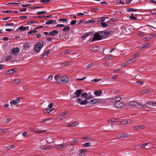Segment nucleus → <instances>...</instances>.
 Here are the masks:
<instances>
[{
  "label": "nucleus",
  "instance_id": "f257e3e1",
  "mask_svg": "<svg viewBox=\"0 0 156 156\" xmlns=\"http://www.w3.org/2000/svg\"><path fill=\"white\" fill-rule=\"evenodd\" d=\"M44 44V42L42 41L36 43L34 48V51L37 52L39 51L43 46Z\"/></svg>",
  "mask_w": 156,
  "mask_h": 156
},
{
  "label": "nucleus",
  "instance_id": "f03ea898",
  "mask_svg": "<svg viewBox=\"0 0 156 156\" xmlns=\"http://www.w3.org/2000/svg\"><path fill=\"white\" fill-rule=\"evenodd\" d=\"M102 36V35H101L99 32H96L95 33L94 37L92 39V41L94 42L100 40L101 39Z\"/></svg>",
  "mask_w": 156,
  "mask_h": 156
},
{
  "label": "nucleus",
  "instance_id": "7ed1b4c3",
  "mask_svg": "<svg viewBox=\"0 0 156 156\" xmlns=\"http://www.w3.org/2000/svg\"><path fill=\"white\" fill-rule=\"evenodd\" d=\"M69 80L68 78L66 76H61L59 78V83H67Z\"/></svg>",
  "mask_w": 156,
  "mask_h": 156
},
{
  "label": "nucleus",
  "instance_id": "20e7f679",
  "mask_svg": "<svg viewBox=\"0 0 156 156\" xmlns=\"http://www.w3.org/2000/svg\"><path fill=\"white\" fill-rule=\"evenodd\" d=\"M20 51L19 49L18 48H13L10 51V53L11 54L13 55H15L17 54Z\"/></svg>",
  "mask_w": 156,
  "mask_h": 156
},
{
  "label": "nucleus",
  "instance_id": "39448f33",
  "mask_svg": "<svg viewBox=\"0 0 156 156\" xmlns=\"http://www.w3.org/2000/svg\"><path fill=\"white\" fill-rule=\"evenodd\" d=\"M76 102L78 103H79L81 105H86L88 103V101L87 100H84L81 101L80 99L78 98L76 99Z\"/></svg>",
  "mask_w": 156,
  "mask_h": 156
},
{
  "label": "nucleus",
  "instance_id": "423d86ee",
  "mask_svg": "<svg viewBox=\"0 0 156 156\" xmlns=\"http://www.w3.org/2000/svg\"><path fill=\"white\" fill-rule=\"evenodd\" d=\"M21 98H18L17 99L11 101H10V103L11 104H12L13 105H16L17 104L19 103L20 102V99Z\"/></svg>",
  "mask_w": 156,
  "mask_h": 156
},
{
  "label": "nucleus",
  "instance_id": "0eeeda50",
  "mask_svg": "<svg viewBox=\"0 0 156 156\" xmlns=\"http://www.w3.org/2000/svg\"><path fill=\"white\" fill-rule=\"evenodd\" d=\"M114 105L116 108H120L124 105V104L121 101L115 102Z\"/></svg>",
  "mask_w": 156,
  "mask_h": 156
},
{
  "label": "nucleus",
  "instance_id": "6e6552de",
  "mask_svg": "<svg viewBox=\"0 0 156 156\" xmlns=\"http://www.w3.org/2000/svg\"><path fill=\"white\" fill-rule=\"evenodd\" d=\"M82 96L87 99H89L92 98L90 94H88L87 93L84 92L82 94Z\"/></svg>",
  "mask_w": 156,
  "mask_h": 156
},
{
  "label": "nucleus",
  "instance_id": "1a4fd4ad",
  "mask_svg": "<svg viewBox=\"0 0 156 156\" xmlns=\"http://www.w3.org/2000/svg\"><path fill=\"white\" fill-rule=\"evenodd\" d=\"M56 21L55 20H51L45 22V24L46 25H49L50 24H56Z\"/></svg>",
  "mask_w": 156,
  "mask_h": 156
},
{
  "label": "nucleus",
  "instance_id": "9d476101",
  "mask_svg": "<svg viewBox=\"0 0 156 156\" xmlns=\"http://www.w3.org/2000/svg\"><path fill=\"white\" fill-rule=\"evenodd\" d=\"M82 92L81 89H79L76 90L74 93V94L76 96V97H79Z\"/></svg>",
  "mask_w": 156,
  "mask_h": 156
},
{
  "label": "nucleus",
  "instance_id": "9b49d317",
  "mask_svg": "<svg viewBox=\"0 0 156 156\" xmlns=\"http://www.w3.org/2000/svg\"><path fill=\"white\" fill-rule=\"evenodd\" d=\"M78 122H74L72 123L68 124L66 126V127H70L71 126H74L78 125Z\"/></svg>",
  "mask_w": 156,
  "mask_h": 156
},
{
  "label": "nucleus",
  "instance_id": "f8f14e48",
  "mask_svg": "<svg viewBox=\"0 0 156 156\" xmlns=\"http://www.w3.org/2000/svg\"><path fill=\"white\" fill-rule=\"evenodd\" d=\"M58 33V31L56 30H53L51 32H50L48 34L49 35L55 36Z\"/></svg>",
  "mask_w": 156,
  "mask_h": 156
},
{
  "label": "nucleus",
  "instance_id": "ddd939ff",
  "mask_svg": "<svg viewBox=\"0 0 156 156\" xmlns=\"http://www.w3.org/2000/svg\"><path fill=\"white\" fill-rule=\"evenodd\" d=\"M129 104L131 106L140 105L135 101H131L130 102Z\"/></svg>",
  "mask_w": 156,
  "mask_h": 156
},
{
  "label": "nucleus",
  "instance_id": "4468645a",
  "mask_svg": "<svg viewBox=\"0 0 156 156\" xmlns=\"http://www.w3.org/2000/svg\"><path fill=\"white\" fill-rule=\"evenodd\" d=\"M102 93L101 90H98L94 91V94L96 96H99Z\"/></svg>",
  "mask_w": 156,
  "mask_h": 156
},
{
  "label": "nucleus",
  "instance_id": "2eb2a0df",
  "mask_svg": "<svg viewBox=\"0 0 156 156\" xmlns=\"http://www.w3.org/2000/svg\"><path fill=\"white\" fill-rule=\"evenodd\" d=\"M21 81V80L20 79H17L15 80H13L12 82V84H17L20 82Z\"/></svg>",
  "mask_w": 156,
  "mask_h": 156
},
{
  "label": "nucleus",
  "instance_id": "dca6fc26",
  "mask_svg": "<svg viewBox=\"0 0 156 156\" xmlns=\"http://www.w3.org/2000/svg\"><path fill=\"white\" fill-rule=\"evenodd\" d=\"M150 45V44L149 43H147L143 44L142 46L141 47V48H140V49L143 50L144 48H146L149 47Z\"/></svg>",
  "mask_w": 156,
  "mask_h": 156
},
{
  "label": "nucleus",
  "instance_id": "f3484780",
  "mask_svg": "<svg viewBox=\"0 0 156 156\" xmlns=\"http://www.w3.org/2000/svg\"><path fill=\"white\" fill-rule=\"evenodd\" d=\"M65 146L63 144H58L55 147V148L57 149H60L63 148Z\"/></svg>",
  "mask_w": 156,
  "mask_h": 156
},
{
  "label": "nucleus",
  "instance_id": "a211bd4d",
  "mask_svg": "<svg viewBox=\"0 0 156 156\" xmlns=\"http://www.w3.org/2000/svg\"><path fill=\"white\" fill-rule=\"evenodd\" d=\"M70 30V27L69 26H67L64 27L62 29V30L65 32H67Z\"/></svg>",
  "mask_w": 156,
  "mask_h": 156
},
{
  "label": "nucleus",
  "instance_id": "6ab92c4d",
  "mask_svg": "<svg viewBox=\"0 0 156 156\" xmlns=\"http://www.w3.org/2000/svg\"><path fill=\"white\" fill-rule=\"evenodd\" d=\"M90 34H91L90 33H88L87 34H84L81 36V38H82L83 39H84L86 37H87L88 36H90Z\"/></svg>",
  "mask_w": 156,
  "mask_h": 156
},
{
  "label": "nucleus",
  "instance_id": "aec40b11",
  "mask_svg": "<svg viewBox=\"0 0 156 156\" xmlns=\"http://www.w3.org/2000/svg\"><path fill=\"white\" fill-rule=\"evenodd\" d=\"M9 129H0V133H6L9 132Z\"/></svg>",
  "mask_w": 156,
  "mask_h": 156
},
{
  "label": "nucleus",
  "instance_id": "412c9836",
  "mask_svg": "<svg viewBox=\"0 0 156 156\" xmlns=\"http://www.w3.org/2000/svg\"><path fill=\"white\" fill-rule=\"evenodd\" d=\"M46 131L45 130H39L37 129L36 133L38 134H40L45 133Z\"/></svg>",
  "mask_w": 156,
  "mask_h": 156
},
{
  "label": "nucleus",
  "instance_id": "4be33fe9",
  "mask_svg": "<svg viewBox=\"0 0 156 156\" xmlns=\"http://www.w3.org/2000/svg\"><path fill=\"white\" fill-rule=\"evenodd\" d=\"M60 76L59 75H56L54 76V79L58 83H59V79H58Z\"/></svg>",
  "mask_w": 156,
  "mask_h": 156
},
{
  "label": "nucleus",
  "instance_id": "5701e85b",
  "mask_svg": "<svg viewBox=\"0 0 156 156\" xmlns=\"http://www.w3.org/2000/svg\"><path fill=\"white\" fill-rule=\"evenodd\" d=\"M136 61V59L135 58H134L128 60L127 61V63H128L129 64L130 63H132V62H135Z\"/></svg>",
  "mask_w": 156,
  "mask_h": 156
},
{
  "label": "nucleus",
  "instance_id": "b1692460",
  "mask_svg": "<svg viewBox=\"0 0 156 156\" xmlns=\"http://www.w3.org/2000/svg\"><path fill=\"white\" fill-rule=\"evenodd\" d=\"M121 99V98L120 97H115L113 98V100H115V102L120 101Z\"/></svg>",
  "mask_w": 156,
  "mask_h": 156
},
{
  "label": "nucleus",
  "instance_id": "393cba45",
  "mask_svg": "<svg viewBox=\"0 0 156 156\" xmlns=\"http://www.w3.org/2000/svg\"><path fill=\"white\" fill-rule=\"evenodd\" d=\"M85 151L84 150H81V152L79 154L78 156H84L85 154Z\"/></svg>",
  "mask_w": 156,
  "mask_h": 156
},
{
  "label": "nucleus",
  "instance_id": "a878e982",
  "mask_svg": "<svg viewBox=\"0 0 156 156\" xmlns=\"http://www.w3.org/2000/svg\"><path fill=\"white\" fill-rule=\"evenodd\" d=\"M15 72V71L13 69H11L7 71V74H11Z\"/></svg>",
  "mask_w": 156,
  "mask_h": 156
},
{
  "label": "nucleus",
  "instance_id": "bb28decb",
  "mask_svg": "<svg viewBox=\"0 0 156 156\" xmlns=\"http://www.w3.org/2000/svg\"><path fill=\"white\" fill-rule=\"evenodd\" d=\"M99 100V99H96L91 100L90 101L91 103L95 104L96 102H98Z\"/></svg>",
  "mask_w": 156,
  "mask_h": 156
},
{
  "label": "nucleus",
  "instance_id": "cd10ccee",
  "mask_svg": "<svg viewBox=\"0 0 156 156\" xmlns=\"http://www.w3.org/2000/svg\"><path fill=\"white\" fill-rule=\"evenodd\" d=\"M19 29L21 31H24L26 30V28L25 27L21 26L19 28Z\"/></svg>",
  "mask_w": 156,
  "mask_h": 156
},
{
  "label": "nucleus",
  "instance_id": "c85d7f7f",
  "mask_svg": "<svg viewBox=\"0 0 156 156\" xmlns=\"http://www.w3.org/2000/svg\"><path fill=\"white\" fill-rule=\"evenodd\" d=\"M133 15V14L132 13L131 14V15L129 16V18L131 19H133L134 20H136L137 19V18L136 17L134 16Z\"/></svg>",
  "mask_w": 156,
  "mask_h": 156
},
{
  "label": "nucleus",
  "instance_id": "c756f323",
  "mask_svg": "<svg viewBox=\"0 0 156 156\" xmlns=\"http://www.w3.org/2000/svg\"><path fill=\"white\" fill-rule=\"evenodd\" d=\"M128 136V135L126 134L123 133L120 136V137L121 138H126Z\"/></svg>",
  "mask_w": 156,
  "mask_h": 156
},
{
  "label": "nucleus",
  "instance_id": "7c9ffc66",
  "mask_svg": "<svg viewBox=\"0 0 156 156\" xmlns=\"http://www.w3.org/2000/svg\"><path fill=\"white\" fill-rule=\"evenodd\" d=\"M94 21L93 20H90L86 22V24H89L90 23H94Z\"/></svg>",
  "mask_w": 156,
  "mask_h": 156
},
{
  "label": "nucleus",
  "instance_id": "2f4dec72",
  "mask_svg": "<svg viewBox=\"0 0 156 156\" xmlns=\"http://www.w3.org/2000/svg\"><path fill=\"white\" fill-rule=\"evenodd\" d=\"M50 1L51 0H41L40 2L43 3H46Z\"/></svg>",
  "mask_w": 156,
  "mask_h": 156
},
{
  "label": "nucleus",
  "instance_id": "473e14b6",
  "mask_svg": "<svg viewBox=\"0 0 156 156\" xmlns=\"http://www.w3.org/2000/svg\"><path fill=\"white\" fill-rule=\"evenodd\" d=\"M46 13V11H42L41 12H37V14L38 15L43 14Z\"/></svg>",
  "mask_w": 156,
  "mask_h": 156
},
{
  "label": "nucleus",
  "instance_id": "72a5a7b5",
  "mask_svg": "<svg viewBox=\"0 0 156 156\" xmlns=\"http://www.w3.org/2000/svg\"><path fill=\"white\" fill-rule=\"evenodd\" d=\"M95 65L93 63H91L88 65L87 66V68H89L92 67H93Z\"/></svg>",
  "mask_w": 156,
  "mask_h": 156
},
{
  "label": "nucleus",
  "instance_id": "f704fd0d",
  "mask_svg": "<svg viewBox=\"0 0 156 156\" xmlns=\"http://www.w3.org/2000/svg\"><path fill=\"white\" fill-rule=\"evenodd\" d=\"M12 58V56L9 55L7 56L5 58V60L7 61H9Z\"/></svg>",
  "mask_w": 156,
  "mask_h": 156
},
{
  "label": "nucleus",
  "instance_id": "c9c22d12",
  "mask_svg": "<svg viewBox=\"0 0 156 156\" xmlns=\"http://www.w3.org/2000/svg\"><path fill=\"white\" fill-rule=\"evenodd\" d=\"M101 24L103 27H106L107 26V24L105 22H102Z\"/></svg>",
  "mask_w": 156,
  "mask_h": 156
},
{
  "label": "nucleus",
  "instance_id": "e433bc0d",
  "mask_svg": "<svg viewBox=\"0 0 156 156\" xmlns=\"http://www.w3.org/2000/svg\"><path fill=\"white\" fill-rule=\"evenodd\" d=\"M53 79V76L52 75H50L47 79V81H50Z\"/></svg>",
  "mask_w": 156,
  "mask_h": 156
},
{
  "label": "nucleus",
  "instance_id": "4c0bfd02",
  "mask_svg": "<svg viewBox=\"0 0 156 156\" xmlns=\"http://www.w3.org/2000/svg\"><path fill=\"white\" fill-rule=\"evenodd\" d=\"M6 148L8 150H10L11 149L14 148V146L13 145H12L7 147Z\"/></svg>",
  "mask_w": 156,
  "mask_h": 156
},
{
  "label": "nucleus",
  "instance_id": "58836bf2",
  "mask_svg": "<svg viewBox=\"0 0 156 156\" xmlns=\"http://www.w3.org/2000/svg\"><path fill=\"white\" fill-rule=\"evenodd\" d=\"M37 32V30H34L32 31H28L27 32V33L28 34H31L32 33H35Z\"/></svg>",
  "mask_w": 156,
  "mask_h": 156
},
{
  "label": "nucleus",
  "instance_id": "ea45409f",
  "mask_svg": "<svg viewBox=\"0 0 156 156\" xmlns=\"http://www.w3.org/2000/svg\"><path fill=\"white\" fill-rule=\"evenodd\" d=\"M65 118V116L64 115H62L60 117L58 118H57V119L58 120H62L64 118Z\"/></svg>",
  "mask_w": 156,
  "mask_h": 156
},
{
  "label": "nucleus",
  "instance_id": "a19ab883",
  "mask_svg": "<svg viewBox=\"0 0 156 156\" xmlns=\"http://www.w3.org/2000/svg\"><path fill=\"white\" fill-rule=\"evenodd\" d=\"M128 121L127 120H125L122 121L121 122V124L125 125L128 123Z\"/></svg>",
  "mask_w": 156,
  "mask_h": 156
},
{
  "label": "nucleus",
  "instance_id": "79ce46f5",
  "mask_svg": "<svg viewBox=\"0 0 156 156\" xmlns=\"http://www.w3.org/2000/svg\"><path fill=\"white\" fill-rule=\"evenodd\" d=\"M149 92V90H142L141 91V93L143 94H144L146 93H148Z\"/></svg>",
  "mask_w": 156,
  "mask_h": 156
},
{
  "label": "nucleus",
  "instance_id": "37998d69",
  "mask_svg": "<svg viewBox=\"0 0 156 156\" xmlns=\"http://www.w3.org/2000/svg\"><path fill=\"white\" fill-rule=\"evenodd\" d=\"M12 12V11L10 10H4L2 12L5 13H9Z\"/></svg>",
  "mask_w": 156,
  "mask_h": 156
},
{
  "label": "nucleus",
  "instance_id": "c03bdc74",
  "mask_svg": "<svg viewBox=\"0 0 156 156\" xmlns=\"http://www.w3.org/2000/svg\"><path fill=\"white\" fill-rule=\"evenodd\" d=\"M37 129L36 128H30V130L31 131H32V132H34L35 133H36V130H37Z\"/></svg>",
  "mask_w": 156,
  "mask_h": 156
},
{
  "label": "nucleus",
  "instance_id": "a18cd8bd",
  "mask_svg": "<svg viewBox=\"0 0 156 156\" xmlns=\"http://www.w3.org/2000/svg\"><path fill=\"white\" fill-rule=\"evenodd\" d=\"M129 64L128 63H127V61L125 63L122 64L121 65V67L122 68L124 67L126 65H128Z\"/></svg>",
  "mask_w": 156,
  "mask_h": 156
},
{
  "label": "nucleus",
  "instance_id": "49530a36",
  "mask_svg": "<svg viewBox=\"0 0 156 156\" xmlns=\"http://www.w3.org/2000/svg\"><path fill=\"white\" fill-rule=\"evenodd\" d=\"M155 101L147 102V104L150 105L154 106Z\"/></svg>",
  "mask_w": 156,
  "mask_h": 156
},
{
  "label": "nucleus",
  "instance_id": "de8ad7c7",
  "mask_svg": "<svg viewBox=\"0 0 156 156\" xmlns=\"http://www.w3.org/2000/svg\"><path fill=\"white\" fill-rule=\"evenodd\" d=\"M14 25V23H6L5 24V26H13Z\"/></svg>",
  "mask_w": 156,
  "mask_h": 156
},
{
  "label": "nucleus",
  "instance_id": "09e8293b",
  "mask_svg": "<svg viewBox=\"0 0 156 156\" xmlns=\"http://www.w3.org/2000/svg\"><path fill=\"white\" fill-rule=\"evenodd\" d=\"M129 11L130 12H133L137 11V9H133L132 8H130L129 9Z\"/></svg>",
  "mask_w": 156,
  "mask_h": 156
},
{
  "label": "nucleus",
  "instance_id": "8fccbe9b",
  "mask_svg": "<svg viewBox=\"0 0 156 156\" xmlns=\"http://www.w3.org/2000/svg\"><path fill=\"white\" fill-rule=\"evenodd\" d=\"M51 119L50 118H48V119H44V120H43L42 121H41V122H40V123H44V122H45L46 121H47V120H48L50 119Z\"/></svg>",
  "mask_w": 156,
  "mask_h": 156
},
{
  "label": "nucleus",
  "instance_id": "3c124183",
  "mask_svg": "<svg viewBox=\"0 0 156 156\" xmlns=\"http://www.w3.org/2000/svg\"><path fill=\"white\" fill-rule=\"evenodd\" d=\"M90 143L89 142H88V143H85L84 144V146L85 147H87L90 146Z\"/></svg>",
  "mask_w": 156,
  "mask_h": 156
},
{
  "label": "nucleus",
  "instance_id": "603ef678",
  "mask_svg": "<svg viewBox=\"0 0 156 156\" xmlns=\"http://www.w3.org/2000/svg\"><path fill=\"white\" fill-rule=\"evenodd\" d=\"M53 111V109H51L50 108H49L48 109H47L46 110V111L47 112H48V113H49L50 112H51L52 111Z\"/></svg>",
  "mask_w": 156,
  "mask_h": 156
},
{
  "label": "nucleus",
  "instance_id": "864d4df0",
  "mask_svg": "<svg viewBox=\"0 0 156 156\" xmlns=\"http://www.w3.org/2000/svg\"><path fill=\"white\" fill-rule=\"evenodd\" d=\"M50 52V50H48L47 51H46L44 54L45 56L48 55Z\"/></svg>",
  "mask_w": 156,
  "mask_h": 156
},
{
  "label": "nucleus",
  "instance_id": "5fc2aeb1",
  "mask_svg": "<svg viewBox=\"0 0 156 156\" xmlns=\"http://www.w3.org/2000/svg\"><path fill=\"white\" fill-rule=\"evenodd\" d=\"M118 76L116 75H114L112 77V79L113 80H116L118 78Z\"/></svg>",
  "mask_w": 156,
  "mask_h": 156
},
{
  "label": "nucleus",
  "instance_id": "6e6d98bb",
  "mask_svg": "<svg viewBox=\"0 0 156 156\" xmlns=\"http://www.w3.org/2000/svg\"><path fill=\"white\" fill-rule=\"evenodd\" d=\"M30 5V4H27L26 5H21V6L23 7H27Z\"/></svg>",
  "mask_w": 156,
  "mask_h": 156
},
{
  "label": "nucleus",
  "instance_id": "4d7b16f0",
  "mask_svg": "<svg viewBox=\"0 0 156 156\" xmlns=\"http://www.w3.org/2000/svg\"><path fill=\"white\" fill-rule=\"evenodd\" d=\"M58 20L62 22H65L66 21V18H62L59 19Z\"/></svg>",
  "mask_w": 156,
  "mask_h": 156
},
{
  "label": "nucleus",
  "instance_id": "13d9d810",
  "mask_svg": "<svg viewBox=\"0 0 156 156\" xmlns=\"http://www.w3.org/2000/svg\"><path fill=\"white\" fill-rule=\"evenodd\" d=\"M76 22V20H74L73 21H71L70 22V23L71 25H75Z\"/></svg>",
  "mask_w": 156,
  "mask_h": 156
},
{
  "label": "nucleus",
  "instance_id": "bf43d9fd",
  "mask_svg": "<svg viewBox=\"0 0 156 156\" xmlns=\"http://www.w3.org/2000/svg\"><path fill=\"white\" fill-rule=\"evenodd\" d=\"M64 26H65V25H64L62 24H58L56 26L57 27H63Z\"/></svg>",
  "mask_w": 156,
  "mask_h": 156
},
{
  "label": "nucleus",
  "instance_id": "052dcab7",
  "mask_svg": "<svg viewBox=\"0 0 156 156\" xmlns=\"http://www.w3.org/2000/svg\"><path fill=\"white\" fill-rule=\"evenodd\" d=\"M100 80H101V79H94L93 80H92V81L93 82H98Z\"/></svg>",
  "mask_w": 156,
  "mask_h": 156
},
{
  "label": "nucleus",
  "instance_id": "680f3d73",
  "mask_svg": "<svg viewBox=\"0 0 156 156\" xmlns=\"http://www.w3.org/2000/svg\"><path fill=\"white\" fill-rule=\"evenodd\" d=\"M140 128L141 127L139 126H136L134 127V129L136 130H138L140 129Z\"/></svg>",
  "mask_w": 156,
  "mask_h": 156
},
{
  "label": "nucleus",
  "instance_id": "e2e57ef3",
  "mask_svg": "<svg viewBox=\"0 0 156 156\" xmlns=\"http://www.w3.org/2000/svg\"><path fill=\"white\" fill-rule=\"evenodd\" d=\"M148 144V143H145L144 144L142 145L141 146V147L142 148H144L145 146H146Z\"/></svg>",
  "mask_w": 156,
  "mask_h": 156
},
{
  "label": "nucleus",
  "instance_id": "0e129e2a",
  "mask_svg": "<svg viewBox=\"0 0 156 156\" xmlns=\"http://www.w3.org/2000/svg\"><path fill=\"white\" fill-rule=\"evenodd\" d=\"M46 40L47 41H51L52 40V38L49 37H48L46 38Z\"/></svg>",
  "mask_w": 156,
  "mask_h": 156
},
{
  "label": "nucleus",
  "instance_id": "69168bd1",
  "mask_svg": "<svg viewBox=\"0 0 156 156\" xmlns=\"http://www.w3.org/2000/svg\"><path fill=\"white\" fill-rule=\"evenodd\" d=\"M105 20V18L104 17H103L99 21L101 22H102L104 21Z\"/></svg>",
  "mask_w": 156,
  "mask_h": 156
},
{
  "label": "nucleus",
  "instance_id": "338daca9",
  "mask_svg": "<svg viewBox=\"0 0 156 156\" xmlns=\"http://www.w3.org/2000/svg\"><path fill=\"white\" fill-rule=\"evenodd\" d=\"M149 37H145L143 39V41H148L149 40Z\"/></svg>",
  "mask_w": 156,
  "mask_h": 156
},
{
  "label": "nucleus",
  "instance_id": "774afa93",
  "mask_svg": "<svg viewBox=\"0 0 156 156\" xmlns=\"http://www.w3.org/2000/svg\"><path fill=\"white\" fill-rule=\"evenodd\" d=\"M137 83L140 85H142L144 82L142 81H137L136 82Z\"/></svg>",
  "mask_w": 156,
  "mask_h": 156
}]
</instances>
